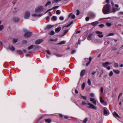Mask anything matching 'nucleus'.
<instances>
[{
  "label": "nucleus",
  "mask_w": 123,
  "mask_h": 123,
  "mask_svg": "<svg viewBox=\"0 0 123 123\" xmlns=\"http://www.w3.org/2000/svg\"><path fill=\"white\" fill-rule=\"evenodd\" d=\"M32 16H33V17H36V16H42V15L41 14L37 15V14H32Z\"/></svg>",
  "instance_id": "28"
},
{
  "label": "nucleus",
  "mask_w": 123,
  "mask_h": 123,
  "mask_svg": "<svg viewBox=\"0 0 123 123\" xmlns=\"http://www.w3.org/2000/svg\"><path fill=\"white\" fill-rule=\"evenodd\" d=\"M122 93L121 92L120 93L118 96V98H119L122 95Z\"/></svg>",
  "instance_id": "62"
},
{
  "label": "nucleus",
  "mask_w": 123,
  "mask_h": 123,
  "mask_svg": "<svg viewBox=\"0 0 123 123\" xmlns=\"http://www.w3.org/2000/svg\"><path fill=\"white\" fill-rule=\"evenodd\" d=\"M85 71L84 70H83L80 73V76L82 77L84 75V74L85 73Z\"/></svg>",
  "instance_id": "18"
},
{
  "label": "nucleus",
  "mask_w": 123,
  "mask_h": 123,
  "mask_svg": "<svg viewBox=\"0 0 123 123\" xmlns=\"http://www.w3.org/2000/svg\"><path fill=\"white\" fill-rule=\"evenodd\" d=\"M114 66L116 68H117L118 66V64L117 63H115L114 64Z\"/></svg>",
  "instance_id": "34"
},
{
  "label": "nucleus",
  "mask_w": 123,
  "mask_h": 123,
  "mask_svg": "<svg viewBox=\"0 0 123 123\" xmlns=\"http://www.w3.org/2000/svg\"><path fill=\"white\" fill-rule=\"evenodd\" d=\"M116 12V10L114 8H113V9H112V12H113L114 13H115Z\"/></svg>",
  "instance_id": "61"
},
{
  "label": "nucleus",
  "mask_w": 123,
  "mask_h": 123,
  "mask_svg": "<svg viewBox=\"0 0 123 123\" xmlns=\"http://www.w3.org/2000/svg\"><path fill=\"white\" fill-rule=\"evenodd\" d=\"M114 35V33H109L108 35V36H113Z\"/></svg>",
  "instance_id": "41"
},
{
  "label": "nucleus",
  "mask_w": 123,
  "mask_h": 123,
  "mask_svg": "<svg viewBox=\"0 0 123 123\" xmlns=\"http://www.w3.org/2000/svg\"><path fill=\"white\" fill-rule=\"evenodd\" d=\"M52 10V9H49L46 12H45V14L46 13H47L49 11H51V10Z\"/></svg>",
  "instance_id": "57"
},
{
  "label": "nucleus",
  "mask_w": 123,
  "mask_h": 123,
  "mask_svg": "<svg viewBox=\"0 0 123 123\" xmlns=\"http://www.w3.org/2000/svg\"><path fill=\"white\" fill-rule=\"evenodd\" d=\"M9 48L10 50L12 51H14L15 49L14 47L12 46L9 45Z\"/></svg>",
  "instance_id": "15"
},
{
  "label": "nucleus",
  "mask_w": 123,
  "mask_h": 123,
  "mask_svg": "<svg viewBox=\"0 0 123 123\" xmlns=\"http://www.w3.org/2000/svg\"><path fill=\"white\" fill-rule=\"evenodd\" d=\"M30 15V13L28 11L26 12L25 14L24 18L26 19H27L29 18Z\"/></svg>",
  "instance_id": "5"
},
{
  "label": "nucleus",
  "mask_w": 123,
  "mask_h": 123,
  "mask_svg": "<svg viewBox=\"0 0 123 123\" xmlns=\"http://www.w3.org/2000/svg\"><path fill=\"white\" fill-rule=\"evenodd\" d=\"M51 2L50 1H48L45 5V6H47L48 5H50L51 4Z\"/></svg>",
  "instance_id": "31"
},
{
  "label": "nucleus",
  "mask_w": 123,
  "mask_h": 123,
  "mask_svg": "<svg viewBox=\"0 0 123 123\" xmlns=\"http://www.w3.org/2000/svg\"><path fill=\"white\" fill-rule=\"evenodd\" d=\"M54 26V25H47L45 28V30H49Z\"/></svg>",
  "instance_id": "10"
},
{
  "label": "nucleus",
  "mask_w": 123,
  "mask_h": 123,
  "mask_svg": "<svg viewBox=\"0 0 123 123\" xmlns=\"http://www.w3.org/2000/svg\"><path fill=\"white\" fill-rule=\"evenodd\" d=\"M76 11L77 13L76 14V15H78L80 14V11L79 10H77Z\"/></svg>",
  "instance_id": "46"
},
{
  "label": "nucleus",
  "mask_w": 123,
  "mask_h": 123,
  "mask_svg": "<svg viewBox=\"0 0 123 123\" xmlns=\"http://www.w3.org/2000/svg\"><path fill=\"white\" fill-rule=\"evenodd\" d=\"M81 97L83 99L85 100H86V96H83L82 95H81Z\"/></svg>",
  "instance_id": "47"
},
{
  "label": "nucleus",
  "mask_w": 123,
  "mask_h": 123,
  "mask_svg": "<svg viewBox=\"0 0 123 123\" xmlns=\"http://www.w3.org/2000/svg\"><path fill=\"white\" fill-rule=\"evenodd\" d=\"M104 112L105 115L108 116L109 114V112L106 108H104Z\"/></svg>",
  "instance_id": "6"
},
{
  "label": "nucleus",
  "mask_w": 123,
  "mask_h": 123,
  "mask_svg": "<svg viewBox=\"0 0 123 123\" xmlns=\"http://www.w3.org/2000/svg\"><path fill=\"white\" fill-rule=\"evenodd\" d=\"M45 121L48 123H50L51 122V120L50 119H45Z\"/></svg>",
  "instance_id": "24"
},
{
  "label": "nucleus",
  "mask_w": 123,
  "mask_h": 123,
  "mask_svg": "<svg viewBox=\"0 0 123 123\" xmlns=\"http://www.w3.org/2000/svg\"><path fill=\"white\" fill-rule=\"evenodd\" d=\"M76 50H73L72 51V52H71V53L72 54H74L76 52Z\"/></svg>",
  "instance_id": "44"
},
{
  "label": "nucleus",
  "mask_w": 123,
  "mask_h": 123,
  "mask_svg": "<svg viewBox=\"0 0 123 123\" xmlns=\"http://www.w3.org/2000/svg\"><path fill=\"white\" fill-rule=\"evenodd\" d=\"M89 62H88L86 64V66H87L91 62V60H92V58L91 57H89Z\"/></svg>",
  "instance_id": "23"
},
{
  "label": "nucleus",
  "mask_w": 123,
  "mask_h": 123,
  "mask_svg": "<svg viewBox=\"0 0 123 123\" xmlns=\"http://www.w3.org/2000/svg\"><path fill=\"white\" fill-rule=\"evenodd\" d=\"M75 16L74 14L72 15L71 16V18L72 19H74L75 18Z\"/></svg>",
  "instance_id": "52"
},
{
  "label": "nucleus",
  "mask_w": 123,
  "mask_h": 123,
  "mask_svg": "<svg viewBox=\"0 0 123 123\" xmlns=\"http://www.w3.org/2000/svg\"><path fill=\"white\" fill-rule=\"evenodd\" d=\"M66 43V42L65 41H63L61 42L60 43H58V44H64Z\"/></svg>",
  "instance_id": "27"
},
{
  "label": "nucleus",
  "mask_w": 123,
  "mask_h": 123,
  "mask_svg": "<svg viewBox=\"0 0 123 123\" xmlns=\"http://www.w3.org/2000/svg\"><path fill=\"white\" fill-rule=\"evenodd\" d=\"M50 34L51 35H53L55 34V32L53 30L51 31L50 32Z\"/></svg>",
  "instance_id": "43"
},
{
  "label": "nucleus",
  "mask_w": 123,
  "mask_h": 123,
  "mask_svg": "<svg viewBox=\"0 0 123 123\" xmlns=\"http://www.w3.org/2000/svg\"><path fill=\"white\" fill-rule=\"evenodd\" d=\"M43 41L42 39H39L36 40L35 42V44H39L41 43Z\"/></svg>",
  "instance_id": "8"
},
{
  "label": "nucleus",
  "mask_w": 123,
  "mask_h": 123,
  "mask_svg": "<svg viewBox=\"0 0 123 123\" xmlns=\"http://www.w3.org/2000/svg\"><path fill=\"white\" fill-rule=\"evenodd\" d=\"M13 20L15 22H18L19 21V19L18 17H14Z\"/></svg>",
  "instance_id": "19"
},
{
  "label": "nucleus",
  "mask_w": 123,
  "mask_h": 123,
  "mask_svg": "<svg viewBox=\"0 0 123 123\" xmlns=\"http://www.w3.org/2000/svg\"><path fill=\"white\" fill-rule=\"evenodd\" d=\"M33 48V45H32L30 46H29L28 48V49L29 50L31 49H32Z\"/></svg>",
  "instance_id": "35"
},
{
  "label": "nucleus",
  "mask_w": 123,
  "mask_h": 123,
  "mask_svg": "<svg viewBox=\"0 0 123 123\" xmlns=\"http://www.w3.org/2000/svg\"><path fill=\"white\" fill-rule=\"evenodd\" d=\"M23 42L24 44H26L27 43V41L26 40H24L23 41Z\"/></svg>",
  "instance_id": "60"
},
{
  "label": "nucleus",
  "mask_w": 123,
  "mask_h": 123,
  "mask_svg": "<svg viewBox=\"0 0 123 123\" xmlns=\"http://www.w3.org/2000/svg\"><path fill=\"white\" fill-rule=\"evenodd\" d=\"M96 33L98 35V36L100 38H102L103 37V35L102 34V32L101 31H96Z\"/></svg>",
  "instance_id": "7"
},
{
  "label": "nucleus",
  "mask_w": 123,
  "mask_h": 123,
  "mask_svg": "<svg viewBox=\"0 0 123 123\" xmlns=\"http://www.w3.org/2000/svg\"><path fill=\"white\" fill-rule=\"evenodd\" d=\"M111 63H109V62H106L105 63H104L103 64V66L105 67H107L108 65L109 64H111Z\"/></svg>",
  "instance_id": "13"
},
{
  "label": "nucleus",
  "mask_w": 123,
  "mask_h": 123,
  "mask_svg": "<svg viewBox=\"0 0 123 123\" xmlns=\"http://www.w3.org/2000/svg\"><path fill=\"white\" fill-rule=\"evenodd\" d=\"M50 18V17L49 16H48L46 17L45 19L46 20H48Z\"/></svg>",
  "instance_id": "48"
},
{
  "label": "nucleus",
  "mask_w": 123,
  "mask_h": 123,
  "mask_svg": "<svg viewBox=\"0 0 123 123\" xmlns=\"http://www.w3.org/2000/svg\"><path fill=\"white\" fill-rule=\"evenodd\" d=\"M55 55L57 57H61L63 55L60 54H55Z\"/></svg>",
  "instance_id": "29"
},
{
  "label": "nucleus",
  "mask_w": 123,
  "mask_h": 123,
  "mask_svg": "<svg viewBox=\"0 0 123 123\" xmlns=\"http://www.w3.org/2000/svg\"><path fill=\"white\" fill-rule=\"evenodd\" d=\"M87 107L88 108L92 109L95 110H96L97 109V108L92 104L88 103H87Z\"/></svg>",
  "instance_id": "4"
},
{
  "label": "nucleus",
  "mask_w": 123,
  "mask_h": 123,
  "mask_svg": "<svg viewBox=\"0 0 123 123\" xmlns=\"http://www.w3.org/2000/svg\"><path fill=\"white\" fill-rule=\"evenodd\" d=\"M99 26L100 27L102 28L104 27L105 25L104 24H101L99 25Z\"/></svg>",
  "instance_id": "51"
},
{
  "label": "nucleus",
  "mask_w": 123,
  "mask_h": 123,
  "mask_svg": "<svg viewBox=\"0 0 123 123\" xmlns=\"http://www.w3.org/2000/svg\"><path fill=\"white\" fill-rule=\"evenodd\" d=\"M91 96L92 97H94V94L93 93H91L90 94Z\"/></svg>",
  "instance_id": "56"
},
{
  "label": "nucleus",
  "mask_w": 123,
  "mask_h": 123,
  "mask_svg": "<svg viewBox=\"0 0 123 123\" xmlns=\"http://www.w3.org/2000/svg\"><path fill=\"white\" fill-rule=\"evenodd\" d=\"M81 105H87V104L85 101H82L81 103Z\"/></svg>",
  "instance_id": "36"
},
{
  "label": "nucleus",
  "mask_w": 123,
  "mask_h": 123,
  "mask_svg": "<svg viewBox=\"0 0 123 123\" xmlns=\"http://www.w3.org/2000/svg\"><path fill=\"white\" fill-rule=\"evenodd\" d=\"M96 73V72L95 71H93L92 72V74L93 75Z\"/></svg>",
  "instance_id": "63"
},
{
  "label": "nucleus",
  "mask_w": 123,
  "mask_h": 123,
  "mask_svg": "<svg viewBox=\"0 0 123 123\" xmlns=\"http://www.w3.org/2000/svg\"><path fill=\"white\" fill-rule=\"evenodd\" d=\"M98 23V22L97 21L92 22L91 23V25L93 26H95Z\"/></svg>",
  "instance_id": "14"
},
{
  "label": "nucleus",
  "mask_w": 123,
  "mask_h": 123,
  "mask_svg": "<svg viewBox=\"0 0 123 123\" xmlns=\"http://www.w3.org/2000/svg\"><path fill=\"white\" fill-rule=\"evenodd\" d=\"M12 11L13 13H15L17 12L18 11V9L17 8L15 7L12 9Z\"/></svg>",
  "instance_id": "20"
},
{
  "label": "nucleus",
  "mask_w": 123,
  "mask_h": 123,
  "mask_svg": "<svg viewBox=\"0 0 123 123\" xmlns=\"http://www.w3.org/2000/svg\"><path fill=\"white\" fill-rule=\"evenodd\" d=\"M113 115L114 117L118 119V118H120V117L119 116L117 113L115 112L113 113Z\"/></svg>",
  "instance_id": "9"
},
{
  "label": "nucleus",
  "mask_w": 123,
  "mask_h": 123,
  "mask_svg": "<svg viewBox=\"0 0 123 123\" xmlns=\"http://www.w3.org/2000/svg\"><path fill=\"white\" fill-rule=\"evenodd\" d=\"M90 101L94 105H96V101L95 100L94 98H90Z\"/></svg>",
  "instance_id": "11"
},
{
  "label": "nucleus",
  "mask_w": 123,
  "mask_h": 123,
  "mask_svg": "<svg viewBox=\"0 0 123 123\" xmlns=\"http://www.w3.org/2000/svg\"><path fill=\"white\" fill-rule=\"evenodd\" d=\"M56 18L57 17L55 16H54L52 17V19L54 21L56 20Z\"/></svg>",
  "instance_id": "32"
},
{
  "label": "nucleus",
  "mask_w": 123,
  "mask_h": 123,
  "mask_svg": "<svg viewBox=\"0 0 123 123\" xmlns=\"http://www.w3.org/2000/svg\"><path fill=\"white\" fill-rule=\"evenodd\" d=\"M113 74V72L112 71H111L109 74V75L110 76H112Z\"/></svg>",
  "instance_id": "45"
},
{
  "label": "nucleus",
  "mask_w": 123,
  "mask_h": 123,
  "mask_svg": "<svg viewBox=\"0 0 123 123\" xmlns=\"http://www.w3.org/2000/svg\"><path fill=\"white\" fill-rule=\"evenodd\" d=\"M68 30H65L64 31V33L63 34V35L62 36H61V37H62L64 36H65L66 34L68 32Z\"/></svg>",
  "instance_id": "25"
},
{
  "label": "nucleus",
  "mask_w": 123,
  "mask_h": 123,
  "mask_svg": "<svg viewBox=\"0 0 123 123\" xmlns=\"http://www.w3.org/2000/svg\"><path fill=\"white\" fill-rule=\"evenodd\" d=\"M17 52L18 53H19L21 54L22 53V51L21 50H18L17 51Z\"/></svg>",
  "instance_id": "59"
},
{
  "label": "nucleus",
  "mask_w": 123,
  "mask_h": 123,
  "mask_svg": "<svg viewBox=\"0 0 123 123\" xmlns=\"http://www.w3.org/2000/svg\"><path fill=\"white\" fill-rule=\"evenodd\" d=\"M113 71L117 74H119L120 73V71L118 69H114Z\"/></svg>",
  "instance_id": "17"
},
{
  "label": "nucleus",
  "mask_w": 123,
  "mask_h": 123,
  "mask_svg": "<svg viewBox=\"0 0 123 123\" xmlns=\"http://www.w3.org/2000/svg\"><path fill=\"white\" fill-rule=\"evenodd\" d=\"M24 31L25 32H26L24 35V36L25 37L28 38L30 37L32 35V33L28 31L27 30L24 29Z\"/></svg>",
  "instance_id": "2"
},
{
  "label": "nucleus",
  "mask_w": 123,
  "mask_h": 123,
  "mask_svg": "<svg viewBox=\"0 0 123 123\" xmlns=\"http://www.w3.org/2000/svg\"><path fill=\"white\" fill-rule=\"evenodd\" d=\"M86 20V21H88L89 20V18L88 17H86L85 18Z\"/></svg>",
  "instance_id": "58"
},
{
  "label": "nucleus",
  "mask_w": 123,
  "mask_h": 123,
  "mask_svg": "<svg viewBox=\"0 0 123 123\" xmlns=\"http://www.w3.org/2000/svg\"><path fill=\"white\" fill-rule=\"evenodd\" d=\"M87 83L89 85H91V80L89 79L87 81Z\"/></svg>",
  "instance_id": "40"
},
{
  "label": "nucleus",
  "mask_w": 123,
  "mask_h": 123,
  "mask_svg": "<svg viewBox=\"0 0 123 123\" xmlns=\"http://www.w3.org/2000/svg\"><path fill=\"white\" fill-rule=\"evenodd\" d=\"M100 102L102 104L105 101L104 100L102 99V97L101 96H100Z\"/></svg>",
  "instance_id": "22"
},
{
  "label": "nucleus",
  "mask_w": 123,
  "mask_h": 123,
  "mask_svg": "<svg viewBox=\"0 0 123 123\" xmlns=\"http://www.w3.org/2000/svg\"><path fill=\"white\" fill-rule=\"evenodd\" d=\"M85 83L84 82L83 83V84L82 85V89H84L85 87Z\"/></svg>",
  "instance_id": "37"
},
{
  "label": "nucleus",
  "mask_w": 123,
  "mask_h": 123,
  "mask_svg": "<svg viewBox=\"0 0 123 123\" xmlns=\"http://www.w3.org/2000/svg\"><path fill=\"white\" fill-rule=\"evenodd\" d=\"M43 8L42 6H39L37 7L35 9V12L37 13H40L43 11Z\"/></svg>",
  "instance_id": "3"
},
{
  "label": "nucleus",
  "mask_w": 123,
  "mask_h": 123,
  "mask_svg": "<svg viewBox=\"0 0 123 123\" xmlns=\"http://www.w3.org/2000/svg\"><path fill=\"white\" fill-rule=\"evenodd\" d=\"M18 41L17 38H13V42L14 43H16Z\"/></svg>",
  "instance_id": "30"
},
{
  "label": "nucleus",
  "mask_w": 123,
  "mask_h": 123,
  "mask_svg": "<svg viewBox=\"0 0 123 123\" xmlns=\"http://www.w3.org/2000/svg\"><path fill=\"white\" fill-rule=\"evenodd\" d=\"M56 13L57 14H59L61 13V11L59 10H58L56 11Z\"/></svg>",
  "instance_id": "33"
},
{
  "label": "nucleus",
  "mask_w": 123,
  "mask_h": 123,
  "mask_svg": "<svg viewBox=\"0 0 123 123\" xmlns=\"http://www.w3.org/2000/svg\"><path fill=\"white\" fill-rule=\"evenodd\" d=\"M4 28V26L3 25H0V30L1 31Z\"/></svg>",
  "instance_id": "39"
},
{
  "label": "nucleus",
  "mask_w": 123,
  "mask_h": 123,
  "mask_svg": "<svg viewBox=\"0 0 123 123\" xmlns=\"http://www.w3.org/2000/svg\"><path fill=\"white\" fill-rule=\"evenodd\" d=\"M61 29V27L60 26H58L57 28L55 29V32L58 33L59 32Z\"/></svg>",
  "instance_id": "12"
},
{
  "label": "nucleus",
  "mask_w": 123,
  "mask_h": 123,
  "mask_svg": "<svg viewBox=\"0 0 123 123\" xmlns=\"http://www.w3.org/2000/svg\"><path fill=\"white\" fill-rule=\"evenodd\" d=\"M87 118H85L83 120V122L84 123H86L87 121Z\"/></svg>",
  "instance_id": "50"
},
{
  "label": "nucleus",
  "mask_w": 123,
  "mask_h": 123,
  "mask_svg": "<svg viewBox=\"0 0 123 123\" xmlns=\"http://www.w3.org/2000/svg\"><path fill=\"white\" fill-rule=\"evenodd\" d=\"M106 24L107 25L108 27L110 26L111 25V23H106Z\"/></svg>",
  "instance_id": "38"
},
{
  "label": "nucleus",
  "mask_w": 123,
  "mask_h": 123,
  "mask_svg": "<svg viewBox=\"0 0 123 123\" xmlns=\"http://www.w3.org/2000/svg\"><path fill=\"white\" fill-rule=\"evenodd\" d=\"M100 90L101 92L103 93V88L102 87H101L100 88Z\"/></svg>",
  "instance_id": "55"
},
{
  "label": "nucleus",
  "mask_w": 123,
  "mask_h": 123,
  "mask_svg": "<svg viewBox=\"0 0 123 123\" xmlns=\"http://www.w3.org/2000/svg\"><path fill=\"white\" fill-rule=\"evenodd\" d=\"M46 52L48 54L50 55L51 54L50 51L48 50H46Z\"/></svg>",
  "instance_id": "49"
},
{
  "label": "nucleus",
  "mask_w": 123,
  "mask_h": 123,
  "mask_svg": "<svg viewBox=\"0 0 123 123\" xmlns=\"http://www.w3.org/2000/svg\"><path fill=\"white\" fill-rule=\"evenodd\" d=\"M61 1V0H53L52 2L53 3H57L58 1Z\"/></svg>",
  "instance_id": "26"
},
{
  "label": "nucleus",
  "mask_w": 123,
  "mask_h": 123,
  "mask_svg": "<svg viewBox=\"0 0 123 123\" xmlns=\"http://www.w3.org/2000/svg\"><path fill=\"white\" fill-rule=\"evenodd\" d=\"M92 35V34L90 33V34L88 35L87 37V39L88 40H91V37Z\"/></svg>",
  "instance_id": "21"
},
{
  "label": "nucleus",
  "mask_w": 123,
  "mask_h": 123,
  "mask_svg": "<svg viewBox=\"0 0 123 123\" xmlns=\"http://www.w3.org/2000/svg\"><path fill=\"white\" fill-rule=\"evenodd\" d=\"M106 68L108 70H109L110 69V66H109L106 67Z\"/></svg>",
  "instance_id": "64"
},
{
  "label": "nucleus",
  "mask_w": 123,
  "mask_h": 123,
  "mask_svg": "<svg viewBox=\"0 0 123 123\" xmlns=\"http://www.w3.org/2000/svg\"><path fill=\"white\" fill-rule=\"evenodd\" d=\"M102 104L105 105H107V102L105 101Z\"/></svg>",
  "instance_id": "53"
},
{
  "label": "nucleus",
  "mask_w": 123,
  "mask_h": 123,
  "mask_svg": "<svg viewBox=\"0 0 123 123\" xmlns=\"http://www.w3.org/2000/svg\"><path fill=\"white\" fill-rule=\"evenodd\" d=\"M59 7V6H54L51 9H52V10L54 9H57V8H58Z\"/></svg>",
  "instance_id": "42"
},
{
  "label": "nucleus",
  "mask_w": 123,
  "mask_h": 123,
  "mask_svg": "<svg viewBox=\"0 0 123 123\" xmlns=\"http://www.w3.org/2000/svg\"><path fill=\"white\" fill-rule=\"evenodd\" d=\"M59 19L61 20H63L64 18L62 16H61L60 17Z\"/></svg>",
  "instance_id": "54"
},
{
  "label": "nucleus",
  "mask_w": 123,
  "mask_h": 123,
  "mask_svg": "<svg viewBox=\"0 0 123 123\" xmlns=\"http://www.w3.org/2000/svg\"><path fill=\"white\" fill-rule=\"evenodd\" d=\"M111 6L108 4L105 5L102 9L103 13L105 14H107L111 12L110 11Z\"/></svg>",
  "instance_id": "1"
},
{
  "label": "nucleus",
  "mask_w": 123,
  "mask_h": 123,
  "mask_svg": "<svg viewBox=\"0 0 123 123\" xmlns=\"http://www.w3.org/2000/svg\"><path fill=\"white\" fill-rule=\"evenodd\" d=\"M73 23V22L71 21L68 25L67 26H64L62 28L63 29L65 27H68L71 25Z\"/></svg>",
  "instance_id": "16"
}]
</instances>
